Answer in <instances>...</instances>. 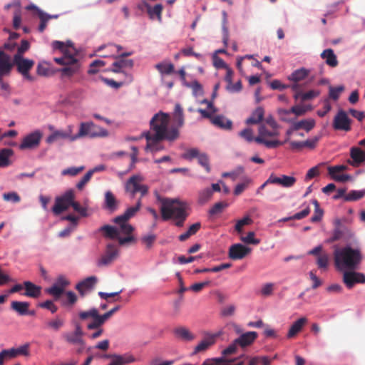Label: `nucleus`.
<instances>
[{"label": "nucleus", "mask_w": 365, "mask_h": 365, "mask_svg": "<svg viewBox=\"0 0 365 365\" xmlns=\"http://www.w3.org/2000/svg\"><path fill=\"white\" fill-rule=\"evenodd\" d=\"M145 133L173 142L180 136V128L174 123L170 124V118L168 113L160 111L151 118L150 130Z\"/></svg>", "instance_id": "nucleus-1"}, {"label": "nucleus", "mask_w": 365, "mask_h": 365, "mask_svg": "<svg viewBox=\"0 0 365 365\" xmlns=\"http://www.w3.org/2000/svg\"><path fill=\"white\" fill-rule=\"evenodd\" d=\"M334 258L335 266L340 271L355 270L361 264L362 255L358 245H346L342 247H334Z\"/></svg>", "instance_id": "nucleus-2"}, {"label": "nucleus", "mask_w": 365, "mask_h": 365, "mask_svg": "<svg viewBox=\"0 0 365 365\" xmlns=\"http://www.w3.org/2000/svg\"><path fill=\"white\" fill-rule=\"evenodd\" d=\"M158 200L161 202L160 212L163 220L173 218L176 220L175 225L181 227L185 220L187 214L186 213V203L177 199L163 198L159 195Z\"/></svg>", "instance_id": "nucleus-3"}, {"label": "nucleus", "mask_w": 365, "mask_h": 365, "mask_svg": "<svg viewBox=\"0 0 365 365\" xmlns=\"http://www.w3.org/2000/svg\"><path fill=\"white\" fill-rule=\"evenodd\" d=\"M238 345L234 341L226 349L222 351V356L216 358H209L205 359L201 365H243V361L235 363L238 359L244 357V355L239 358L230 359L227 356L237 352Z\"/></svg>", "instance_id": "nucleus-4"}, {"label": "nucleus", "mask_w": 365, "mask_h": 365, "mask_svg": "<svg viewBox=\"0 0 365 365\" xmlns=\"http://www.w3.org/2000/svg\"><path fill=\"white\" fill-rule=\"evenodd\" d=\"M53 60L56 63L63 66V68L58 69L62 77H71L79 72L81 63L77 53L73 56L56 57Z\"/></svg>", "instance_id": "nucleus-5"}, {"label": "nucleus", "mask_w": 365, "mask_h": 365, "mask_svg": "<svg viewBox=\"0 0 365 365\" xmlns=\"http://www.w3.org/2000/svg\"><path fill=\"white\" fill-rule=\"evenodd\" d=\"M108 132L107 130L96 125L93 122H83L80 123L78 133L73 135L71 138V142L76 140L88 136L91 138L97 137H107Z\"/></svg>", "instance_id": "nucleus-6"}, {"label": "nucleus", "mask_w": 365, "mask_h": 365, "mask_svg": "<svg viewBox=\"0 0 365 365\" xmlns=\"http://www.w3.org/2000/svg\"><path fill=\"white\" fill-rule=\"evenodd\" d=\"M74 330L72 331H66L62 334V337L65 341L69 344L78 346L76 349L77 353H81L86 346V342L83 339L84 332L78 322H73Z\"/></svg>", "instance_id": "nucleus-7"}, {"label": "nucleus", "mask_w": 365, "mask_h": 365, "mask_svg": "<svg viewBox=\"0 0 365 365\" xmlns=\"http://www.w3.org/2000/svg\"><path fill=\"white\" fill-rule=\"evenodd\" d=\"M279 134L278 130H269L264 124L259 125L258 128V135L255 138V141L259 144L264 145L267 148H277L282 143L278 140H268L266 138L268 137H277Z\"/></svg>", "instance_id": "nucleus-8"}, {"label": "nucleus", "mask_w": 365, "mask_h": 365, "mask_svg": "<svg viewBox=\"0 0 365 365\" xmlns=\"http://www.w3.org/2000/svg\"><path fill=\"white\" fill-rule=\"evenodd\" d=\"M75 198L73 190H68L61 196L57 197L55 200V205L52 208V211L56 215H60L66 211L71 205L73 200Z\"/></svg>", "instance_id": "nucleus-9"}, {"label": "nucleus", "mask_w": 365, "mask_h": 365, "mask_svg": "<svg viewBox=\"0 0 365 365\" xmlns=\"http://www.w3.org/2000/svg\"><path fill=\"white\" fill-rule=\"evenodd\" d=\"M13 64L17 67V71L24 78L29 81H33V78L29 74V71L34 65V61L31 59L25 58L23 56L14 55Z\"/></svg>", "instance_id": "nucleus-10"}, {"label": "nucleus", "mask_w": 365, "mask_h": 365, "mask_svg": "<svg viewBox=\"0 0 365 365\" xmlns=\"http://www.w3.org/2000/svg\"><path fill=\"white\" fill-rule=\"evenodd\" d=\"M43 137V133L40 130H36L32 133L26 135L19 145L21 150L34 149L36 148Z\"/></svg>", "instance_id": "nucleus-11"}, {"label": "nucleus", "mask_w": 365, "mask_h": 365, "mask_svg": "<svg viewBox=\"0 0 365 365\" xmlns=\"http://www.w3.org/2000/svg\"><path fill=\"white\" fill-rule=\"evenodd\" d=\"M70 285V281L64 276L59 275L51 287L46 289V292L58 299L64 292L65 289Z\"/></svg>", "instance_id": "nucleus-12"}, {"label": "nucleus", "mask_w": 365, "mask_h": 365, "mask_svg": "<svg viewBox=\"0 0 365 365\" xmlns=\"http://www.w3.org/2000/svg\"><path fill=\"white\" fill-rule=\"evenodd\" d=\"M118 256V249L114 244H108L105 252L98 260V267H104L110 264Z\"/></svg>", "instance_id": "nucleus-13"}, {"label": "nucleus", "mask_w": 365, "mask_h": 365, "mask_svg": "<svg viewBox=\"0 0 365 365\" xmlns=\"http://www.w3.org/2000/svg\"><path fill=\"white\" fill-rule=\"evenodd\" d=\"M343 282L347 288L351 289L356 283H365V275L354 270H344Z\"/></svg>", "instance_id": "nucleus-14"}, {"label": "nucleus", "mask_w": 365, "mask_h": 365, "mask_svg": "<svg viewBox=\"0 0 365 365\" xmlns=\"http://www.w3.org/2000/svg\"><path fill=\"white\" fill-rule=\"evenodd\" d=\"M350 123L351 120L347 113L340 110L334 118L333 127L335 130L349 131L351 129Z\"/></svg>", "instance_id": "nucleus-15"}, {"label": "nucleus", "mask_w": 365, "mask_h": 365, "mask_svg": "<svg viewBox=\"0 0 365 365\" xmlns=\"http://www.w3.org/2000/svg\"><path fill=\"white\" fill-rule=\"evenodd\" d=\"M251 251V248L242 244L237 243L230 247L228 255L229 257L233 260L242 259L248 255Z\"/></svg>", "instance_id": "nucleus-16"}, {"label": "nucleus", "mask_w": 365, "mask_h": 365, "mask_svg": "<svg viewBox=\"0 0 365 365\" xmlns=\"http://www.w3.org/2000/svg\"><path fill=\"white\" fill-rule=\"evenodd\" d=\"M143 136L145 138L147 141L145 146V150L147 152L156 153L165 149L164 145L161 143V141L165 140V139L157 138L151 134L145 133H143Z\"/></svg>", "instance_id": "nucleus-17"}, {"label": "nucleus", "mask_w": 365, "mask_h": 365, "mask_svg": "<svg viewBox=\"0 0 365 365\" xmlns=\"http://www.w3.org/2000/svg\"><path fill=\"white\" fill-rule=\"evenodd\" d=\"M79 318L82 320H85L88 318H93V322L88 324L87 329L89 330H93L94 329H98L100 327V324H97L98 317H99V311L96 308H91L87 311L80 312Z\"/></svg>", "instance_id": "nucleus-18"}, {"label": "nucleus", "mask_w": 365, "mask_h": 365, "mask_svg": "<svg viewBox=\"0 0 365 365\" xmlns=\"http://www.w3.org/2000/svg\"><path fill=\"white\" fill-rule=\"evenodd\" d=\"M295 182L296 178L294 177L285 175L277 177L272 174L267 180V183L280 185L284 187H291Z\"/></svg>", "instance_id": "nucleus-19"}, {"label": "nucleus", "mask_w": 365, "mask_h": 365, "mask_svg": "<svg viewBox=\"0 0 365 365\" xmlns=\"http://www.w3.org/2000/svg\"><path fill=\"white\" fill-rule=\"evenodd\" d=\"M13 66L10 56L0 51V78L9 76Z\"/></svg>", "instance_id": "nucleus-20"}, {"label": "nucleus", "mask_w": 365, "mask_h": 365, "mask_svg": "<svg viewBox=\"0 0 365 365\" xmlns=\"http://www.w3.org/2000/svg\"><path fill=\"white\" fill-rule=\"evenodd\" d=\"M71 133L72 127L71 125L68 127L67 130H55L46 138V142L48 144H51L60 139H68L71 141V138L73 137Z\"/></svg>", "instance_id": "nucleus-21"}, {"label": "nucleus", "mask_w": 365, "mask_h": 365, "mask_svg": "<svg viewBox=\"0 0 365 365\" xmlns=\"http://www.w3.org/2000/svg\"><path fill=\"white\" fill-rule=\"evenodd\" d=\"M109 357L111 359V361L108 365H125L136 361L134 356L129 353L124 354H112Z\"/></svg>", "instance_id": "nucleus-22"}, {"label": "nucleus", "mask_w": 365, "mask_h": 365, "mask_svg": "<svg viewBox=\"0 0 365 365\" xmlns=\"http://www.w3.org/2000/svg\"><path fill=\"white\" fill-rule=\"evenodd\" d=\"M350 156L351 160H349V163L354 167H357L365 161V151L359 147L351 148Z\"/></svg>", "instance_id": "nucleus-23"}, {"label": "nucleus", "mask_w": 365, "mask_h": 365, "mask_svg": "<svg viewBox=\"0 0 365 365\" xmlns=\"http://www.w3.org/2000/svg\"><path fill=\"white\" fill-rule=\"evenodd\" d=\"M143 180V178L140 175H134L131 176L125 183V190L134 195L138 190H140L143 184L140 182Z\"/></svg>", "instance_id": "nucleus-24"}, {"label": "nucleus", "mask_w": 365, "mask_h": 365, "mask_svg": "<svg viewBox=\"0 0 365 365\" xmlns=\"http://www.w3.org/2000/svg\"><path fill=\"white\" fill-rule=\"evenodd\" d=\"M217 336V334H206L203 339L195 347L193 354L205 351L208 349L215 343Z\"/></svg>", "instance_id": "nucleus-25"}, {"label": "nucleus", "mask_w": 365, "mask_h": 365, "mask_svg": "<svg viewBox=\"0 0 365 365\" xmlns=\"http://www.w3.org/2000/svg\"><path fill=\"white\" fill-rule=\"evenodd\" d=\"M138 7L140 9H146L150 19H154L156 16L159 21L161 20V13L163 11V6L161 4H158L152 7L148 2L143 1Z\"/></svg>", "instance_id": "nucleus-26"}, {"label": "nucleus", "mask_w": 365, "mask_h": 365, "mask_svg": "<svg viewBox=\"0 0 365 365\" xmlns=\"http://www.w3.org/2000/svg\"><path fill=\"white\" fill-rule=\"evenodd\" d=\"M119 206V201L115 198L113 192L108 190L105 192L103 207L110 212H115Z\"/></svg>", "instance_id": "nucleus-27"}, {"label": "nucleus", "mask_w": 365, "mask_h": 365, "mask_svg": "<svg viewBox=\"0 0 365 365\" xmlns=\"http://www.w3.org/2000/svg\"><path fill=\"white\" fill-rule=\"evenodd\" d=\"M140 207L141 198L138 199L135 205L128 207L123 215L116 217L113 221H128L130 218L135 215V213L140 210Z\"/></svg>", "instance_id": "nucleus-28"}, {"label": "nucleus", "mask_w": 365, "mask_h": 365, "mask_svg": "<svg viewBox=\"0 0 365 365\" xmlns=\"http://www.w3.org/2000/svg\"><path fill=\"white\" fill-rule=\"evenodd\" d=\"M308 322L307 318L303 317L296 320L290 327L287 332V338L294 337L299 332L302 331L304 326Z\"/></svg>", "instance_id": "nucleus-29"}, {"label": "nucleus", "mask_w": 365, "mask_h": 365, "mask_svg": "<svg viewBox=\"0 0 365 365\" xmlns=\"http://www.w3.org/2000/svg\"><path fill=\"white\" fill-rule=\"evenodd\" d=\"M133 66V61L131 59H124L120 58L118 61L113 63L111 71L118 73H122L125 76V71H123L124 68H132Z\"/></svg>", "instance_id": "nucleus-30"}, {"label": "nucleus", "mask_w": 365, "mask_h": 365, "mask_svg": "<svg viewBox=\"0 0 365 365\" xmlns=\"http://www.w3.org/2000/svg\"><path fill=\"white\" fill-rule=\"evenodd\" d=\"M257 334L255 331H248L241 334L235 340L238 346L245 347L250 345L257 338Z\"/></svg>", "instance_id": "nucleus-31"}, {"label": "nucleus", "mask_w": 365, "mask_h": 365, "mask_svg": "<svg viewBox=\"0 0 365 365\" xmlns=\"http://www.w3.org/2000/svg\"><path fill=\"white\" fill-rule=\"evenodd\" d=\"M24 287L26 290L24 295L26 297L37 298L41 295V287L40 286L36 285L30 281H25L24 282Z\"/></svg>", "instance_id": "nucleus-32"}, {"label": "nucleus", "mask_w": 365, "mask_h": 365, "mask_svg": "<svg viewBox=\"0 0 365 365\" xmlns=\"http://www.w3.org/2000/svg\"><path fill=\"white\" fill-rule=\"evenodd\" d=\"M96 281L97 279L96 277H88L84 280L77 284L76 286V289L79 292V293L82 296H84L87 290H89L93 288Z\"/></svg>", "instance_id": "nucleus-33"}, {"label": "nucleus", "mask_w": 365, "mask_h": 365, "mask_svg": "<svg viewBox=\"0 0 365 365\" xmlns=\"http://www.w3.org/2000/svg\"><path fill=\"white\" fill-rule=\"evenodd\" d=\"M133 78L130 73H125L124 78L120 81H115L113 79L102 78V81L108 86L114 88H118L124 85L129 84Z\"/></svg>", "instance_id": "nucleus-34"}, {"label": "nucleus", "mask_w": 365, "mask_h": 365, "mask_svg": "<svg viewBox=\"0 0 365 365\" xmlns=\"http://www.w3.org/2000/svg\"><path fill=\"white\" fill-rule=\"evenodd\" d=\"M52 48L53 50L60 51L63 56H73L75 53H73V48L71 46V43L69 42L68 44L59 41H54L52 42Z\"/></svg>", "instance_id": "nucleus-35"}, {"label": "nucleus", "mask_w": 365, "mask_h": 365, "mask_svg": "<svg viewBox=\"0 0 365 365\" xmlns=\"http://www.w3.org/2000/svg\"><path fill=\"white\" fill-rule=\"evenodd\" d=\"M310 69L302 67L294 71L288 78L289 81L297 83L308 77V76L310 74Z\"/></svg>", "instance_id": "nucleus-36"}, {"label": "nucleus", "mask_w": 365, "mask_h": 365, "mask_svg": "<svg viewBox=\"0 0 365 365\" xmlns=\"http://www.w3.org/2000/svg\"><path fill=\"white\" fill-rule=\"evenodd\" d=\"M326 63L331 67H336L338 65L336 56L334 54L331 48L325 49L320 55Z\"/></svg>", "instance_id": "nucleus-37"}, {"label": "nucleus", "mask_w": 365, "mask_h": 365, "mask_svg": "<svg viewBox=\"0 0 365 365\" xmlns=\"http://www.w3.org/2000/svg\"><path fill=\"white\" fill-rule=\"evenodd\" d=\"M30 304L27 302L13 301L11 303V308L21 316L27 315L28 308Z\"/></svg>", "instance_id": "nucleus-38"}, {"label": "nucleus", "mask_w": 365, "mask_h": 365, "mask_svg": "<svg viewBox=\"0 0 365 365\" xmlns=\"http://www.w3.org/2000/svg\"><path fill=\"white\" fill-rule=\"evenodd\" d=\"M200 103H206L207 109L198 108L197 111L201 114V115L205 118H211L212 115L217 113V110L214 106L212 101H209L206 99L202 100L200 102Z\"/></svg>", "instance_id": "nucleus-39"}, {"label": "nucleus", "mask_w": 365, "mask_h": 365, "mask_svg": "<svg viewBox=\"0 0 365 365\" xmlns=\"http://www.w3.org/2000/svg\"><path fill=\"white\" fill-rule=\"evenodd\" d=\"M293 123V129H297V130L302 128L305 130L307 132L310 131L315 125V120L314 119H305L299 121H295Z\"/></svg>", "instance_id": "nucleus-40"}, {"label": "nucleus", "mask_w": 365, "mask_h": 365, "mask_svg": "<svg viewBox=\"0 0 365 365\" xmlns=\"http://www.w3.org/2000/svg\"><path fill=\"white\" fill-rule=\"evenodd\" d=\"M174 334L178 338L183 341H190L195 338V335L189 329L182 327L176 328L174 330Z\"/></svg>", "instance_id": "nucleus-41"}, {"label": "nucleus", "mask_w": 365, "mask_h": 365, "mask_svg": "<svg viewBox=\"0 0 365 365\" xmlns=\"http://www.w3.org/2000/svg\"><path fill=\"white\" fill-rule=\"evenodd\" d=\"M264 115V110L262 107H257L246 120L247 124H257L260 123Z\"/></svg>", "instance_id": "nucleus-42"}, {"label": "nucleus", "mask_w": 365, "mask_h": 365, "mask_svg": "<svg viewBox=\"0 0 365 365\" xmlns=\"http://www.w3.org/2000/svg\"><path fill=\"white\" fill-rule=\"evenodd\" d=\"M13 155L10 148H4L0 150V168L7 167L11 164L9 158Z\"/></svg>", "instance_id": "nucleus-43"}, {"label": "nucleus", "mask_w": 365, "mask_h": 365, "mask_svg": "<svg viewBox=\"0 0 365 365\" xmlns=\"http://www.w3.org/2000/svg\"><path fill=\"white\" fill-rule=\"evenodd\" d=\"M173 123L180 128L184 124V116L182 108L179 104L175 106V111L173 113Z\"/></svg>", "instance_id": "nucleus-44"}, {"label": "nucleus", "mask_w": 365, "mask_h": 365, "mask_svg": "<svg viewBox=\"0 0 365 365\" xmlns=\"http://www.w3.org/2000/svg\"><path fill=\"white\" fill-rule=\"evenodd\" d=\"M212 123L222 128L230 129L232 127V121L227 119L222 115H217L212 118Z\"/></svg>", "instance_id": "nucleus-45"}, {"label": "nucleus", "mask_w": 365, "mask_h": 365, "mask_svg": "<svg viewBox=\"0 0 365 365\" xmlns=\"http://www.w3.org/2000/svg\"><path fill=\"white\" fill-rule=\"evenodd\" d=\"M100 230L104 232L105 236L110 239H118L120 235L118 228L113 226L104 225L100 228Z\"/></svg>", "instance_id": "nucleus-46"}, {"label": "nucleus", "mask_w": 365, "mask_h": 365, "mask_svg": "<svg viewBox=\"0 0 365 365\" xmlns=\"http://www.w3.org/2000/svg\"><path fill=\"white\" fill-rule=\"evenodd\" d=\"M47 329L54 331H59L64 326V320L59 317L53 318L46 323Z\"/></svg>", "instance_id": "nucleus-47"}, {"label": "nucleus", "mask_w": 365, "mask_h": 365, "mask_svg": "<svg viewBox=\"0 0 365 365\" xmlns=\"http://www.w3.org/2000/svg\"><path fill=\"white\" fill-rule=\"evenodd\" d=\"M277 114L279 120L283 122L292 123L295 120V118L291 117L292 112L290 109L279 108Z\"/></svg>", "instance_id": "nucleus-48"}, {"label": "nucleus", "mask_w": 365, "mask_h": 365, "mask_svg": "<svg viewBox=\"0 0 365 365\" xmlns=\"http://www.w3.org/2000/svg\"><path fill=\"white\" fill-rule=\"evenodd\" d=\"M212 196V190L210 188H205L198 193V203L203 205L206 203Z\"/></svg>", "instance_id": "nucleus-49"}, {"label": "nucleus", "mask_w": 365, "mask_h": 365, "mask_svg": "<svg viewBox=\"0 0 365 365\" xmlns=\"http://www.w3.org/2000/svg\"><path fill=\"white\" fill-rule=\"evenodd\" d=\"M2 198L4 201L13 204L19 203L21 201V197L16 192L14 191L3 193Z\"/></svg>", "instance_id": "nucleus-50"}, {"label": "nucleus", "mask_w": 365, "mask_h": 365, "mask_svg": "<svg viewBox=\"0 0 365 365\" xmlns=\"http://www.w3.org/2000/svg\"><path fill=\"white\" fill-rule=\"evenodd\" d=\"M155 68L161 74H170L174 71V65L171 63H159Z\"/></svg>", "instance_id": "nucleus-51"}, {"label": "nucleus", "mask_w": 365, "mask_h": 365, "mask_svg": "<svg viewBox=\"0 0 365 365\" xmlns=\"http://www.w3.org/2000/svg\"><path fill=\"white\" fill-rule=\"evenodd\" d=\"M38 15L41 20L40 25L38 26V31L40 32H43L46 27V24L49 19H51V15H49L45 12H43L41 9H38Z\"/></svg>", "instance_id": "nucleus-52"}, {"label": "nucleus", "mask_w": 365, "mask_h": 365, "mask_svg": "<svg viewBox=\"0 0 365 365\" xmlns=\"http://www.w3.org/2000/svg\"><path fill=\"white\" fill-rule=\"evenodd\" d=\"M119 309L120 306H116L105 314H99V317H98V321L96 322L97 324H100V327H101L115 312L119 310Z\"/></svg>", "instance_id": "nucleus-53"}, {"label": "nucleus", "mask_w": 365, "mask_h": 365, "mask_svg": "<svg viewBox=\"0 0 365 365\" xmlns=\"http://www.w3.org/2000/svg\"><path fill=\"white\" fill-rule=\"evenodd\" d=\"M365 195V190H351L345 195L344 199L346 201H355L362 198Z\"/></svg>", "instance_id": "nucleus-54"}, {"label": "nucleus", "mask_w": 365, "mask_h": 365, "mask_svg": "<svg viewBox=\"0 0 365 365\" xmlns=\"http://www.w3.org/2000/svg\"><path fill=\"white\" fill-rule=\"evenodd\" d=\"M312 203L314 205V214L311 218L312 222H317L321 220L323 216V210L320 208L319 204L317 200H313Z\"/></svg>", "instance_id": "nucleus-55"}, {"label": "nucleus", "mask_w": 365, "mask_h": 365, "mask_svg": "<svg viewBox=\"0 0 365 365\" xmlns=\"http://www.w3.org/2000/svg\"><path fill=\"white\" fill-rule=\"evenodd\" d=\"M119 225L118 230L120 233L130 235L133 231V227L127 223V221L115 222Z\"/></svg>", "instance_id": "nucleus-56"}, {"label": "nucleus", "mask_w": 365, "mask_h": 365, "mask_svg": "<svg viewBox=\"0 0 365 365\" xmlns=\"http://www.w3.org/2000/svg\"><path fill=\"white\" fill-rule=\"evenodd\" d=\"M104 66V61L101 60H95L90 64L88 73L91 75L96 74L99 71V68Z\"/></svg>", "instance_id": "nucleus-57"}, {"label": "nucleus", "mask_w": 365, "mask_h": 365, "mask_svg": "<svg viewBox=\"0 0 365 365\" xmlns=\"http://www.w3.org/2000/svg\"><path fill=\"white\" fill-rule=\"evenodd\" d=\"M84 166H79V167H70L66 169H63L61 171L62 175H71V176H76L79 173L83 171L84 170Z\"/></svg>", "instance_id": "nucleus-58"}, {"label": "nucleus", "mask_w": 365, "mask_h": 365, "mask_svg": "<svg viewBox=\"0 0 365 365\" xmlns=\"http://www.w3.org/2000/svg\"><path fill=\"white\" fill-rule=\"evenodd\" d=\"M186 86L192 88V94L195 97L202 96L203 94L202 87L197 81H195L190 83H186Z\"/></svg>", "instance_id": "nucleus-59"}, {"label": "nucleus", "mask_w": 365, "mask_h": 365, "mask_svg": "<svg viewBox=\"0 0 365 365\" xmlns=\"http://www.w3.org/2000/svg\"><path fill=\"white\" fill-rule=\"evenodd\" d=\"M255 235L254 232H249L246 236L241 237L240 240L245 244L258 245L260 241L259 239L255 238Z\"/></svg>", "instance_id": "nucleus-60"}, {"label": "nucleus", "mask_w": 365, "mask_h": 365, "mask_svg": "<svg viewBox=\"0 0 365 365\" xmlns=\"http://www.w3.org/2000/svg\"><path fill=\"white\" fill-rule=\"evenodd\" d=\"M227 206V203L226 202H217L215 203L209 210V213L210 215H215L219 213H221L224 208Z\"/></svg>", "instance_id": "nucleus-61"}, {"label": "nucleus", "mask_w": 365, "mask_h": 365, "mask_svg": "<svg viewBox=\"0 0 365 365\" xmlns=\"http://www.w3.org/2000/svg\"><path fill=\"white\" fill-rule=\"evenodd\" d=\"M200 151L197 148H190L187 149L182 155V158L188 160H191L193 158H197L200 154Z\"/></svg>", "instance_id": "nucleus-62"}, {"label": "nucleus", "mask_w": 365, "mask_h": 365, "mask_svg": "<svg viewBox=\"0 0 365 365\" xmlns=\"http://www.w3.org/2000/svg\"><path fill=\"white\" fill-rule=\"evenodd\" d=\"M323 165V163H320L312 168H310L305 176V180H309L312 178L318 176L320 174V168Z\"/></svg>", "instance_id": "nucleus-63"}, {"label": "nucleus", "mask_w": 365, "mask_h": 365, "mask_svg": "<svg viewBox=\"0 0 365 365\" xmlns=\"http://www.w3.org/2000/svg\"><path fill=\"white\" fill-rule=\"evenodd\" d=\"M329 260V255L327 253L318 256L317 264L320 269H326Z\"/></svg>", "instance_id": "nucleus-64"}]
</instances>
